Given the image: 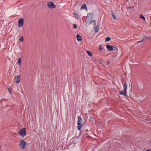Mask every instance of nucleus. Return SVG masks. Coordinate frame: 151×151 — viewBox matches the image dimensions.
I'll return each mask as SVG.
<instances>
[{"mask_svg": "<svg viewBox=\"0 0 151 151\" xmlns=\"http://www.w3.org/2000/svg\"><path fill=\"white\" fill-rule=\"evenodd\" d=\"M78 129L79 130H81V127L83 125V124H81V123L82 122L83 120L82 118L80 116H78Z\"/></svg>", "mask_w": 151, "mask_h": 151, "instance_id": "nucleus-1", "label": "nucleus"}, {"mask_svg": "<svg viewBox=\"0 0 151 151\" xmlns=\"http://www.w3.org/2000/svg\"><path fill=\"white\" fill-rule=\"evenodd\" d=\"M19 134L22 137H23L26 135V131L25 128L21 129L19 132Z\"/></svg>", "mask_w": 151, "mask_h": 151, "instance_id": "nucleus-2", "label": "nucleus"}, {"mask_svg": "<svg viewBox=\"0 0 151 151\" xmlns=\"http://www.w3.org/2000/svg\"><path fill=\"white\" fill-rule=\"evenodd\" d=\"M26 142L22 139H21L20 141V144L19 146L22 149H24L25 148V145Z\"/></svg>", "mask_w": 151, "mask_h": 151, "instance_id": "nucleus-3", "label": "nucleus"}, {"mask_svg": "<svg viewBox=\"0 0 151 151\" xmlns=\"http://www.w3.org/2000/svg\"><path fill=\"white\" fill-rule=\"evenodd\" d=\"M47 6L50 9H53L56 7V6L52 2H48L47 3Z\"/></svg>", "mask_w": 151, "mask_h": 151, "instance_id": "nucleus-4", "label": "nucleus"}, {"mask_svg": "<svg viewBox=\"0 0 151 151\" xmlns=\"http://www.w3.org/2000/svg\"><path fill=\"white\" fill-rule=\"evenodd\" d=\"M88 22H86V20L85 21V24L86 26H88L90 24H92L93 25V27H94V28L96 27V21L95 20H93V21H91L89 23V24H88Z\"/></svg>", "mask_w": 151, "mask_h": 151, "instance_id": "nucleus-5", "label": "nucleus"}, {"mask_svg": "<svg viewBox=\"0 0 151 151\" xmlns=\"http://www.w3.org/2000/svg\"><path fill=\"white\" fill-rule=\"evenodd\" d=\"M24 19L21 18L18 21V26L19 27H22L23 24L24 23Z\"/></svg>", "mask_w": 151, "mask_h": 151, "instance_id": "nucleus-6", "label": "nucleus"}, {"mask_svg": "<svg viewBox=\"0 0 151 151\" xmlns=\"http://www.w3.org/2000/svg\"><path fill=\"white\" fill-rule=\"evenodd\" d=\"M142 39L141 40H140L139 41H138L137 42V44H138L139 43H140L141 42H142L144 40H146V39H150V37H148L147 36H145L144 37H142Z\"/></svg>", "mask_w": 151, "mask_h": 151, "instance_id": "nucleus-7", "label": "nucleus"}, {"mask_svg": "<svg viewBox=\"0 0 151 151\" xmlns=\"http://www.w3.org/2000/svg\"><path fill=\"white\" fill-rule=\"evenodd\" d=\"M106 47L111 52L114 50L113 46L107 44L106 45Z\"/></svg>", "mask_w": 151, "mask_h": 151, "instance_id": "nucleus-8", "label": "nucleus"}, {"mask_svg": "<svg viewBox=\"0 0 151 151\" xmlns=\"http://www.w3.org/2000/svg\"><path fill=\"white\" fill-rule=\"evenodd\" d=\"M15 80L16 83H19L20 81V77L19 75H16L15 77Z\"/></svg>", "mask_w": 151, "mask_h": 151, "instance_id": "nucleus-9", "label": "nucleus"}, {"mask_svg": "<svg viewBox=\"0 0 151 151\" xmlns=\"http://www.w3.org/2000/svg\"><path fill=\"white\" fill-rule=\"evenodd\" d=\"M76 37L77 40L78 41H80L82 40V37L79 34H77L76 35Z\"/></svg>", "mask_w": 151, "mask_h": 151, "instance_id": "nucleus-10", "label": "nucleus"}, {"mask_svg": "<svg viewBox=\"0 0 151 151\" xmlns=\"http://www.w3.org/2000/svg\"><path fill=\"white\" fill-rule=\"evenodd\" d=\"M120 94L121 95H123L124 96L126 97L127 96L126 91L125 90H124V91H121L120 92Z\"/></svg>", "mask_w": 151, "mask_h": 151, "instance_id": "nucleus-11", "label": "nucleus"}, {"mask_svg": "<svg viewBox=\"0 0 151 151\" xmlns=\"http://www.w3.org/2000/svg\"><path fill=\"white\" fill-rule=\"evenodd\" d=\"M81 10L82 9H86V10H87V8L86 7V5L85 4H83L81 8Z\"/></svg>", "mask_w": 151, "mask_h": 151, "instance_id": "nucleus-12", "label": "nucleus"}, {"mask_svg": "<svg viewBox=\"0 0 151 151\" xmlns=\"http://www.w3.org/2000/svg\"><path fill=\"white\" fill-rule=\"evenodd\" d=\"M86 52L90 56H91L93 55V54L92 52L89 50H87Z\"/></svg>", "mask_w": 151, "mask_h": 151, "instance_id": "nucleus-13", "label": "nucleus"}, {"mask_svg": "<svg viewBox=\"0 0 151 151\" xmlns=\"http://www.w3.org/2000/svg\"><path fill=\"white\" fill-rule=\"evenodd\" d=\"M123 86H124V90H125L126 91H127V83H124L123 84Z\"/></svg>", "mask_w": 151, "mask_h": 151, "instance_id": "nucleus-14", "label": "nucleus"}, {"mask_svg": "<svg viewBox=\"0 0 151 151\" xmlns=\"http://www.w3.org/2000/svg\"><path fill=\"white\" fill-rule=\"evenodd\" d=\"M19 40V41L21 42H22L24 41V37L22 36H21L20 37Z\"/></svg>", "mask_w": 151, "mask_h": 151, "instance_id": "nucleus-15", "label": "nucleus"}, {"mask_svg": "<svg viewBox=\"0 0 151 151\" xmlns=\"http://www.w3.org/2000/svg\"><path fill=\"white\" fill-rule=\"evenodd\" d=\"M139 18L141 19H143L144 20H145V17L142 14H141L140 15Z\"/></svg>", "mask_w": 151, "mask_h": 151, "instance_id": "nucleus-16", "label": "nucleus"}, {"mask_svg": "<svg viewBox=\"0 0 151 151\" xmlns=\"http://www.w3.org/2000/svg\"><path fill=\"white\" fill-rule=\"evenodd\" d=\"M73 15L75 17H76V18L78 19V15L76 13H74Z\"/></svg>", "mask_w": 151, "mask_h": 151, "instance_id": "nucleus-17", "label": "nucleus"}, {"mask_svg": "<svg viewBox=\"0 0 151 151\" xmlns=\"http://www.w3.org/2000/svg\"><path fill=\"white\" fill-rule=\"evenodd\" d=\"M21 59L20 58H19L18 61L17 62V64L19 65H20L21 63Z\"/></svg>", "mask_w": 151, "mask_h": 151, "instance_id": "nucleus-18", "label": "nucleus"}, {"mask_svg": "<svg viewBox=\"0 0 151 151\" xmlns=\"http://www.w3.org/2000/svg\"><path fill=\"white\" fill-rule=\"evenodd\" d=\"M111 38H110V37H107L106 38L105 42H107L108 41H109L110 40H111Z\"/></svg>", "mask_w": 151, "mask_h": 151, "instance_id": "nucleus-19", "label": "nucleus"}, {"mask_svg": "<svg viewBox=\"0 0 151 151\" xmlns=\"http://www.w3.org/2000/svg\"><path fill=\"white\" fill-rule=\"evenodd\" d=\"M111 15H112L113 18L114 19H116V17L115 14L114 13H112Z\"/></svg>", "mask_w": 151, "mask_h": 151, "instance_id": "nucleus-20", "label": "nucleus"}, {"mask_svg": "<svg viewBox=\"0 0 151 151\" xmlns=\"http://www.w3.org/2000/svg\"><path fill=\"white\" fill-rule=\"evenodd\" d=\"M73 29H76L77 27V25L75 24H73Z\"/></svg>", "mask_w": 151, "mask_h": 151, "instance_id": "nucleus-21", "label": "nucleus"}, {"mask_svg": "<svg viewBox=\"0 0 151 151\" xmlns=\"http://www.w3.org/2000/svg\"><path fill=\"white\" fill-rule=\"evenodd\" d=\"M113 49H114V51H118V50L114 46H113Z\"/></svg>", "mask_w": 151, "mask_h": 151, "instance_id": "nucleus-22", "label": "nucleus"}, {"mask_svg": "<svg viewBox=\"0 0 151 151\" xmlns=\"http://www.w3.org/2000/svg\"><path fill=\"white\" fill-rule=\"evenodd\" d=\"M8 90L9 91V92L11 94L12 93V91H11V89L10 88H8Z\"/></svg>", "mask_w": 151, "mask_h": 151, "instance_id": "nucleus-23", "label": "nucleus"}, {"mask_svg": "<svg viewBox=\"0 0 151 151\" xmlns=\"http://www.w3.org/2000/svg\"><path fill=\"white\" fill-rule=\"evenodd\" d=\"M102 49V48L101 46V45H99V50H101Z\"/></svg>", "mask_w": 151, "mask_h": 151, "instance_id": "nucleus-24", "label": "nucleus"}, {"mask_svg": "<svg viewBox=\"0 0 151 151\" xmlns=\"http://www.w3.org/2000/svg\"><path fill=\"white\" fill-rule=\"evenodd\" d=\"M110 63V60H109L108 61L107 63V65H109Z\"/></svg>", "mask_w": 151, "mask_h": 151, "instance_id": "nucleus-25", "label": "nucleus"}, {"mask_svg": "<svg viewBox=\"0 0 151 151\" xmlns=\"http://www.w3.org/2000/svg\"><path fill=\"white\" fill-rule=\"evenodd\" d=\"M99 28L98 29L97 27L95 30V32H97L99 31Z\"/></svg>", "mask_w": 151, "mask_h": 151, "instance_id": "nucleus-26", "label": "nucleus"}, {"mask_svg": "<svg viewBox=\"0 0 151 151\" xmlns=\"http://www.w3.org/2000/svg\"><path fill=\"white\" fill-rule=\"evenodd\" d=\"M128 8L129 9H132V8H134V6H130V7H128Z\"/></svg>", "mask_w": 151, "mask_h": 151, "instance_id": "nucleus-27", "label": "nucleus"}, {"mask_svg": "<svg viewBox=\"0 0 151 151\" xmlns=\"http://www.w3.org/2000/svg\"><path fill=\"white\" fill-rule=\"evenodd\" d=\"M5 100L4 99H2L1 100V101L0 102H2L3 101H4V100Z\"/></svg>", "mask_w": 151, "mask_h": 151, "instance_id": "nucleus-28", "label": "nucleus"}, {"mask_svg": "<svg viewBox=\"0 0 151 151\" xmlns=\"http://www.w3.org/2000/svg\"><path fill=\"white\" fill-rule=\"evenodd\" d=\"M145 151H151V149H149L146 150Z\"/></svg>", "mask_w": 151, "mask_h": 151, "instance_id": "nucleus-29", "label": "nucleus"}, {"mask_svg": "<svg viewBox=\"0 0 151 151\" xmlns=\"http://www.w3.org/2000/svg\"><path fill=\"white\" fill-rule=\"evenodd\" d=\"M145 151H151V149H149L146 150Z\"/></svg>", "mask_w": 151, "mask_h": 151, "instance_id": "nucleus-30", "label": "nucleus"}, {"mask_svg": "<svg viewBox=\"0 0 151 151\" xmlns=\"http://www.w3.org/2000/svg\"><path fill=\"white\" fill-rule=\"evenodd\" d=\"M91 13H89V14H88V16L89 15H91Z\"/></svg>", "mask_w": 151, "mask_h": 151, "instance_id": "nucleus-31", "label": "nucleus"}, {"mask_svg": "<svg viewBox=\"0 0 151 151\" xmlns=\"http://www.w3.org/2000/svg\"><path fill=\"white\" fill-rule=\"evenodd\" d=\"M85 114V115H86H86H87V113H86V114Z\"/></svg>", "mask_w": 151, "mask_h": 151, "instance_id": "nucleus-32", "label": "nucleus"}, {"mask_svg": "<svg viewBox=\"0 0 151 151\" xmlns=\"http://www.w3.org/2000/svg\"><path fill=\"white\" fill-rule=\"evenodd\" d=\"M127 1H128V0H126Z\"/></svg>", "mask_w": 151, "mask_h": 151, "instance_id": "nucleus-33", "label": "nucleus"}, {"mask_svg": "<svg viewBox=\"0 0 151 151\" xmlns=\"http://www.w3.org/2000/svg\"><path fill=\"white\" fill-rule=\"evenodd\" d=\"M1 146H0V148H1Z\"/></svg>", "mask_w": 151, "mask_h": 151, "instance_id": "nucleus-34", "label": "nucleus"}, {"mask_svg": "<svg viewBox=\"0 0 151 151\" xmlns=\"http://www.w3.org/2000/svg\"><path fill=\"white\" fill-rule=\"evenodd\" d=\"M133 0V1H134V0Z\"/></svg>", "mask_w": 151, "mask_h": 151, "instance_id": "nucleus-35", "label": "nucleus"}]
</instances>
